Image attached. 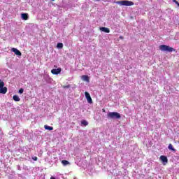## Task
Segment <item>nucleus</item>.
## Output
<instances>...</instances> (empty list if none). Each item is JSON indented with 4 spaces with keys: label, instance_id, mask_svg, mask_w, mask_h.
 Returning a JSON list of instances; mask_svg holds the SVG:
<instances>
[{
    "label": "nucleus",
    "instance_id": "obj_1",
    "mask_svg": "<svg viewBox=\"0 0 179 179\" xmlns=\"http://www.w3.org/2000/svg\"><path fill=\"white\" fill-rule=\"evenodd\" d=\"M115 3L120 5V6H132L134 5L133 1L128 0L116 1Z\"/></svg>",
    "mask_w": 179,
    "mask_h": 179
},
{
    "label": "nucleus",
    "instance_id": "obj_2",
    "mask_svg": "<svg viewBox=\"0 0 179 179\" xmlns=\"http://www.w3.org/2000/svg\"><path fill=\"white\" fill-rule=\"evenodd\" d=\"M108 118H111L112 120H120V118H121V115L117 112H109L108 113Z\"/></svg>",
    "mask_w": 179,
    "mask_h": 179
},
{
    "label": "nucleus",
    "instance_id": "obj_3",
    "mask_svg": "<svg viewBox=\"0 0 179 179\" xmlns=\"http://www.w3.org/2000/svg\"><path fill=\"white\" fill-rule=\"evenodd\" d=\"M159 50L161 51H166L167 52H173V51H176V49L166 45H159Z\"/></svg>",
    "mask_w": 179,
    "mask_h": 179
},
{
    "label": "nucleus",
    "instance_id": "obj_4",
    "mask_svg": "<svg viewBox=\"0 0 179 179\" xmlns=\"http://www.w3.org/2000/svg\"><path fill=\"white\" fill-rule=\"evenodd\" d=\"M5 86V83L0 80V93L1 94H6V92H8V88Z\"/></svg>",
    "mask_w": 179,
    "mask_h": 179
},
{
    "label": "nucleus",
    "instance_id": "obj_5",
    "mask_svg": "<svg viewBox=\"0 0 179 179\" xmlns=\"http://www.w3.org/2000/svg\"><path fill=\"white\" fill-rule=\"evenodd\" d=\"M62 71V69L61 68L53 69L51 70V73H52V75H59Z\"/></svg>",
    "mask_w": 179,
    "mask_h": 179
},
{
    "label": "nucleus",
    "instance_id": "obj_6",
    "mask_svg": "<svg viewBox=\"0 0 179 179\" xmlns=\"http://www.w3.org/2000/svg\"><path fill=\"white\" fill-rule=\"evenodd\" d=\"M85 94L88 103L92 104V103H93V101L92 100V96H90V94H89V92H85Z\"/></svg>",
    "mask_w": 179,
    "mask_h": 179
},
{
    "label": "nucleus",
    "instance_id": "obj_7",
    "mask_svg": "<svg viewBox=\"0 0 179 179\" xmlns=\"http://www.w3.org/2000/svg\"><path fill=\"white\" fill-rule=\"evenodd\" d=\"M160 160L162 161V162L164 163V164H167V163H169V159H167V157L164 156V155H162L160 156Z\"/></svg>",
    "mask_w": 179,
    "mask_h": 179
},
{
    "label": "nucleus",
    "instance_id": "obj_8",
    "mask_svg": "<svg viewBox=\"0 0 179 179\" xmlns=\"http://www.w3.org/2000/svg\"><path fill=\"white\" fill-rule=\"evenodd\" d=\"M11 50H12L13 52H14L15 54V55H18L19 57H21L22 52L19 50H17L15 48H13Z\"/></svg>",
    "mask_w": 179,
    "mask_h": 179
},
{
    "label": "nucleus",
    "instance_id": "obj_9",
    "mask_svg": "<svg viewBox=\"0 0 179 179\" xmlns=\"http://www.w3.org/2000/svg\"><path fill=\"white\" fill-rule=\"evenodd\" d=\"M99 30L103 31V33H110V29L108 27H100Z\"/></svg>",
    "mask_w": 179,
    "mask_h": 179
},
{
    "label": "nucleus",
    "instance_id": "obj_10",
    "mask_svg": "<svg viewBox=\"0 0 179 179\" xmlns=\"http://www.w3.org/2000/svg\"><path fill=\"white\" fill-rule=\"evenodd\" d=\"M81 79L85 82H90V78H89V76H86V75L82 76Z\"/></svg>",
    "mask_w": 179,
    "mask_h": 179
},
{
    "label": "nucleus",
    "instance_id": "obj_11",
    "mask_svg": "<svg viewBox=\"0 0 179 179\" xmlns=\"http://www.w3.org/2000/svg\"><path fill=\"white\" fill-rule=\"evenodd\" d=\"M22 17L24 20H29V14L27 13H22Z\"/></svg>",
    "mask_w": 179,
    "mask_h": 179
},
{
    "label": "nucleus",
    "instance_id": "obj_12",
    "mask_svg": "<svg viewBox=\"0 0 179 179\" xmlns=\"http://www.w3.org/2000/svg\"><path fill=\"white\" fill-rule=\"evenodd\" d=\"M168 149H169V150H171L172 152H176V149L174 148V147H173V144L171 143L169 145Z\"/></svg>",
    "mask_w": 179,
    "mask_h": 179
},
{
    "label": "nucleus",
    "instance_id": "obj_13",
    "mask_svg": "<svg viewBox=\"0 0 179 179\" xmlns=\"http://www.w3.org/2000/svg\"><path fill=\"white\" fill-rule=\"evenodd\" d=\"M13 99L14 101H19L20 100V98L17 95H14Z\"/></svg>",
    "mask_w": 179,
    "mask_h": 179
},
{
    "label": "nucleus",
    "instance_id": "obj_14",
    "mask_svg": "<svg viewBox=\"0 0 179 179\" xmlns=\"http://www.w3.org/2000/svg\"><path fill=\"white\" fill-rule=\"evenodd\" d=\"M44 128L45 129H48V131H52V129H54V127H50L48 125H45Z\"/></svg>",
    "mask_w": 179,
    "mask_h": 179
},
{
    "label": "nucleus",
    "instance_id": "obj_15",
    "mask_svg": "<svg viewBox=\"0 0 179 179\" xmlns=\"http://www.w3.org/2000/svg\"><path fill=\"white\" fill-rule=\"evenodd\" d=\"M81 124H82V125H84L85 127L89 125V122H87V121H86V120H82Z\"/></svg>",
    "mask_w": 179,
    "mask_h": 179
},
{
    "label": "nucleus",
    "instance_id": "obj_16",
    "mask_svg": "<svg viewBox=\"0 0 179 179\" xmlns=\"http://www.w3.org/2000/svg\"><path fill=\"white\" fill-rule=\"evenodd\" d=\"M62 164L64 166H68V164H69V162H68L67 160H62Z\"/></svg>",
    "mask_w": 179,
    "mask_h": 179
},
{
    "label": "nucleus",
    "instance_id": "obj_17",
    "mask_svg": "<svg viewBox=\"0 0 179 179\" xmlns=\"http://www.w3.org/2000/svg\"><path fill=\"white\" fill-rule=\"evenodd\" d=\"M57 48H64V44L62 43H57Z\"/></svg>",
    "mask_w": 179,
    "mask_h": 179
},
{
    "label": "nucleus",
    "instance_id": "obj_18",
    "mask_svg": "<svg viewBox=\"0 0 179 179\" xmlns=\"http://www.w3.org/2000/svg\"><path fill=\"white\" fill-rule=\"evenodd\" d=\"M23 92H24V90L23 88H21L20 90H19L18 93H20V94H22Z\"/></svg>",
    "mask_w": 179,
    "mask_h": 179
},
{
    "label": "nucleus",
    "instance_id": "obj_19",
    "mask_svg": "<svg viewBox=\"0 0 179 179\" xmlns=\"http://www.w3.org/2000/svg\"><path fill=\"white\" fill-rule=\"evenodd\" d=\"M32 159H34V162H37L38 158L37 157H32Z\"/></svg>",
    "mask_w": 179,
    "mask_h": 179
},
{
    "label": "nucleus",
    "instance_id": "obj_20",
    "mask_svg": "<svg viewBox=\"0 0 179 179\" xmlns=\"http://www.w3.org/2000/svg\"><path fill=\"white\" fill-rule=\"evenodd\" d=\"M64 87L66 89H69V87H71V85H69L64 86Z\"/></svg>",
    "mask_w": 179,
    "mask_h": 179
},
{
    "label": "nucleus",
    "instance_id": "obj_21",
    "mask_svg": "<svg viewBox=\"0 0 179 179\" xmlns=\"http://www.w3.org/2000/svg\"><path fill=\"white\" fill-rule=\"evenodd\" d=\"M173 2H175V3L178 4V1L177 0H173Z\"/></svg>",
    "mask_w": 179,
    "mask_h": 179
},
{
    "label": "nucleus",
    "instance_id": "obj_22",
    "mask_svg": "<svg viewBox=\"0 0 179 179\" xmlns=\"http://www.w3.org/2000/svg\"><path fill=\"white\" fill-rule=\"evenodd\" d=\"M120 40H124V36H120Z\"/></svg>",
    "mask_w": 179,
    "mask_h": 179
},
{
    "label": "nucleus",
    "instance_id": "obj_23",
    "mask_svg": "<svg viewBox=\"0 0 179 179\" xmlns=\"http://www.w3.org/2000/svg\"><path fill=\"white\" fill-rule=\"evenodd\" d=\"M50 179H55V178L54 176H52Z\"/></svg>",
    "mask_w": 179,
    "mask_h": 179
},
{
    "label": "nucleus",
    "instance_id": "obj_24",
    "mask_svg": "<svg viewBox=\"0 0 179 179\" xmlns=\"http://www.w3.org/2000/svg\"><path fill=\"white\" fill-rule=\"evenodd\" d=\"M178 6H179V3H178V4H177Z\"/></svg>",
    "mask_w": 179,
    "mask_h": 179
},
{
    "label": "nucleus",
    "instance_id": "obj_25",
    "mask_svg": "<svg viewBox=\"0 0 179 179\" xmlns=\"http://www.w3.org/2000/svg\"><path fill=\"white\" fill-rule=\"evenodd\" d=\"M52 1H55V0H52Z\"/></svg>",
    "mask_w": 179,
    "mask_h": 179
},
{
    "label": "nucleus",
    "instance_id": "obj_26",
    "mask_svg": "<svg viewBox=\"0 0 179 179\" xmlns=\"http://www.w3.org/2000/svg\"><path fill=\"white\" fill-rule=\"evenodd\" d=\"M96 1H100V0H96Z\"/></svg>",
    "mask_w": 179,
    "mask_h": 179
}]
</instances>
